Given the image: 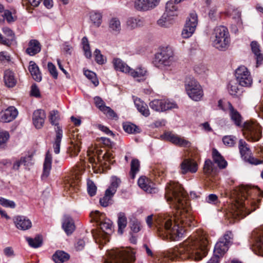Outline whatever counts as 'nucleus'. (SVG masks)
Returning a JSON list of instances; mask_svg holds the SVG:
<instances>
[{"label": "nucleus", "mask_w": 263, "mask_h": 263, "mask_svg": "<svg viewBox=\"0 0 263 263\" xmlns=\"http://www.w3.org/2000/svg\"><path fill=\"white\" fill-rule=\"evenodd\" d=\"M185 89L187 93L192 95L193 93L191 90L195 88L201 87L199 83L192 77H187L185 82Z\"/></svg>", "instance_id": "nucleus-28"}, {"label": "nucleus", "mask_w": 263, "mask_h": 263, "mask_svg": "<svg viewBox=\"0 0 263 263\" xmlns=\"http://www.w3.org/2000/svg\"><path fill=\"white\" fill-rule=\"evenodd\" d=\"M46 114L44 110L38 109L34 111L33 114V123L36 128H41L44 123Z\"/></svg>", "instance_id": "nucleus-20"}, {"label": "nucleus", "mask_w": 263, "mask_h": 263, "mask_svg": "<svg viewBox=\"0 0 263 263\" xmlns=\"http://www.w3.org/2000/svg\"><path fill=\"white\" fill-rule=\"evenodd\" d=\"M81 149V142L78 141H71V145L69 147L70 156L76 157L78 155Z\"/></svg>", "instance_id": "nucleus-39"}, {"label": "nucleus", "mask_w": 263, "mask_h": 263, "mask_svg": "<svg viewBox=\"0 0 263 263\" xmlns=\"http://www.w3.org/2000/svg\"><path fill=\"white\" fill-rule=\"evenodd\" d=\"M164 136L166 140L176 145L184 147H189L191 145L189 141L171 133H166L164 135Z\"/></svg>", "instance_id": "nucleus-18"}, {"label": "nucleus", "mask_w": 263, "mask_h": 263, "mask_svg": "<svg viewBox=\"0 0 263 263\" xmlns=\"http://www.w3.org/2000/svg\"><path fill=\"white\" fill-rule=\"evenodd\" d=\"M236 203L232 206L231 216L239 220L255 211L263 197V192L257 187L243 186L239 189Z\"/></svg>", "instance_id": "nucleus-2"}, {"label": "nucleus", "mask_w": 263, "mask_h": 263, "mask_svg": "<svg viewBox=\"0 0 263 263\" xmlns=\"http://www.w3.org/2000/svg\"><path fill=\"white\" fill-rule=\"evenodd\" d=\"M135 7L137 10L139 11L149 10L145 0H136L135 2Z\"/></svg>", "instance_id": "nucleus-50"}, {"label": "nucleus", "mask_w": 263, "mask_h": 263, "mask_svg": "<svg viewBox=\"0 0 263 263\" xmlns=\"http://www.w3.org/2000/svg\"><path fill=\"white\" fill-rule=\"evenodd\" d=\"M130 229L134 233H138L140 230V222L136 219L130 221Z\"/></svg>", "instance_id": "nucleus-59"}, {"label": "nucleus", "mask_w": 263, "mask_h": 263, "mask_svg": "<svg viewBox=\"0 0 263 263\" xmlns=\"http://www.w3.org/2000/svg\"><path fill=\"white\" fill-rule=\"evenodd\" d=\"M69 255L63 251H57L52 256L55 263H63L69 259Z\"/></svg>", "instance_id": "nucleus-36"}, {"label": "nucleus", "mask_w": 263, "mask_h": 263, "mask_svg": "<svg viewBox=\"0 0 263 263\" xmlns=\"http://www.w3.org/2000/svg\"><path fill=\"white\" fill-rule=\"evenodd\" d=\"M123 127L125 132L129 134H135L139 132V129L135 124H124Z\"/></svg>", "instance_id": "nucleus-49"}, {"label": "nucleus", "mask_w": 263, "mask_h": 263, "mask_svg": "<svg viewBox=\"0 0 263 263\" xmlns=\"http://www.w3.org/2000/svg\"><path fill=\"white\" fill-rule=\"evenodd\" d=\"M114 195L113 194H111L109 190H106L104 196L100 199V204L104 207H106L109 204H111V199Z\"/></svg>", "instance_id": "nucleus-40"}, {"label": "nucleus", "mask_w": 263, "mask_h": 263, "mask_svg": "<svg viewBox=\"0 0 263 263\" xmlns=\"http://www.w3.org/2000/svg\"><path fill=\"white\" fill-rule=\"evenodd\" d=\"M140 162L138 159H133L130 164V176L132 179H134L136 174L139 172Z\"/></svg>", "instance_id": "nucleus-43"}, {"label": "nucleus", "mask_w": 263, "mask_h": 263, "mask_svg": "<svg viewBox=\"0 0 263 263\" xmlns=\"http://www.w3.org/2000/svg\"><path fill=\"white\" fill-rule=\"evenodd\" d=\"M26 240L30 247L34 248L41 247L42 244V238L40 236H37L34 239L26 237Z\"/></svg>", "instance_id": "nucleus-44"}, {"label": "nucleus", "mask_w": 263, "mask_h": 263, "mask_svg": "<svg viewBox=\"0 0 263 263\" xmlns=\"http://www.w3.org/2000/svg\"><path fill=\"white\" fill-rule=\"evenodd\" d=\"M213 163L210 159L206 160L203 166L204 173L207 175L211 174L213 170Z\"/></svg>", "instance_id": "nucleus-52"}, {"label": "nucleus", "mask_w": 263, "mask_h": 263, "mask_svg": "<svg viewBox=\"0 0 263 263\" xmlns=\"http://www.w3.org/2000/svg\"><path fill=\"white\" fill-rule=\"evenodd\" d=\"M233 238L232 233L231 231L226 232L215 245L213 257H215L219 261V258L228 250L229 246L232 244Z\"/></svg>", "instance_id": "nucleus-8"}, {"label": "nucleus", "mask_w": 263, "mask_h": 263, "mask_svg": "<svg viewBox=\"0 0 263 263\" xmlns=\"http://www.w3.org/2000/svg\"><path fill=\"white\" fill-rule=\"evenodd\" d=\"M212 156L214 162L217 164L220 168H224L226 167L227 162L224 159L217 149L215 148L213 149Z\"/></svg>", "instance_id": "nucleus-34"}, {"label": "nucleus", "mask_w": 263, "mask_h": 263, "mask_svg": "<svg viewBox=\"0 0 263 263\" xmlns=\"http://www.w3.org/2000/svg\"><path fill=\"white\" fill-rule=\"evenodd\" d=\"M138 184L141 189L147 193H152L155 192L154 183L146 177H140L138 179Z\"/></svg>", "instance_id": "nucleus-22"}, {"label": "nucleus", "mask_w": 263, "mask_h": 263, "mask_svg": "<svg viewBox=\"0 0 263 263\" xmlns=\"http://www.w3.org/2000/svg\"><path fill=\"white\" fill-rule=\"evenodd\" d=\"M191 91L193 93L192 95L187 93V95L190 98L194 101H198L200 100L203 96V91L201 87L195 88Z\"/></svg>", "instance_id": "nucleus-45"}, {"label": "nucleus", "mask_w": 263, "mask_h": 263, "mask_svg": "<svg viewBox=\"0 0 263 263\" xmlns=\"http://www.w3.org/2000/svg\"><path fill=\"white\" fill-rule=\"evenodd\" d=\"M177 8L173 1H169L166 4L165 11L169 16H174L177 15Z\"/></svg>", "instance_id": "nucleus-42"}, {"label": "nucleus", "mask_w": 263, "mask_h": 263, "mask_svg": "<svg viewBox=\"0 0 263 263\" xmlns=\"http://www.w3.org/2000/svg\"><path fill=\"white\" fill-rule=\"evenodd\" d=\"M13 221L16 228L21 230H26L32 226L31 221L24 216H17L13 218Z\"/></svg>", "instance_id": "nucleus-19"}, {"label": "nucleus", "mask_w": 263, "mask_h": 263, "mask_svg": "<svg viewBox=\"0 0 263 263\" xmlns=\"http://www.w3.org/2000/svg\"><path fill=\"white\" fill-rule=\"evenodd\" d=\"M251 47L252 52L256 60L257 66L260 65L263 61V55L260 53L259 45L256 41H253L251 43Z\"/></svg>", "instance_id": "nucleus-29"}, {"label": "nucleus", "mask_w": 263, "mask_h": 263, "mask_svg": "<svg viewBox=\"0 0 263 263\" xmlns=\"http://www.w3.org/2000/svg\"><path fill=\"white\" fill-rule=\"evenodd\" d=\"M120 183L121 180L119 178L116 176L112 177L110 185L106 190H109L111 194H113L115 195Z\"/></svg>", "instance_id": "nucleus-41"}, {"label": "nucleus", "mask_w": 263, "mask_h": 263, "mask_svg": "<svg viewBox=\"0 0 263 263\" xmlns=\"http://www.w3.org/2000/svg\"><path fill=\"white\" fill-rule=\"evenodd\" d=\"M94 55L95 57V61L99 64H103L104 63V60L103 59V55L101 53L100 51L97 49L94 52Z\"/></svg>", "instance_id": "nucleus-62"}, {"label": "nucleus", "mask_w": 263, "mask_h": 263, "mask_svg": "<svg viewBox=\"0 0 263 263\" xmlns=\"http://www.w3.org/2000/svg\"><path fill=\"white\" fill-rule=\"evenodd\" d=\"M59 118V112L57 110H52L50 112L49 119L52 124L58 126V120Z\"/></svg>", "instance_id": "nucleus-53"}, {"label": "nucleus", "mask_w": 263, "mask_h": 263, "mask_svg": "<svg viewBox=\"0 0 263 263\" xmlns=\"http://www.w3.org/2000/svg\"><path fill=\"white\" fill-rule=\"evenodd\" d=\"M0 204L6 208H14L15 207V203L11 200L6 199L4 198H0Z\"/></svg>", "instance_id": "nucleus-56"}, {"label": "nucleus", "mask_w": 263, "mask_h": 263, "mask_svg": "<svg viewBox=\"0 0 263 263\" xmlns=\"http://www.w3.org/2000/svg\"><path fill=\"white\" fill-rule=\"evenodd\" d=\"M87 191L90 196H93L96 195L97 186L92 181L89 180L87 182Z\"/></svg>", "instance_id": "nucleus-57"}, {"label": "nucleus", "mask_w": 263, "mask_h": 263, "mask_svg": "<svg viewBox=\"0 0 263 263\" xmlns=\"http://www.w3.org/2000/svg\"><path fill=\"white\" fill-rule=\"evenodd\" d=\"M29 70L34 80L37 82L41 81V73L37 65L33 61L29 62Z\"/></svg>", "instance_id": "nucleus-32"}, {"label": "nucleus", "mask_w": 263, "mask_h": 263, "mask_svg": "<svg viewBox=\"0 0 263 263\" xmlns=\"http://www.w3.org/2000/svg\"><path fill=\"white\" fill-rule=\"evenodd\" d=\"M165 197L177 210L173 226L172 218L169 215H160L156 219V227L159 237L163 239L177 240L185 232L183 227L191 226L193 218L189 213L190 203L187 195L178 183L171 181L165 187Z\"/></svg>", "instance_id": "nucleus-1"}, {"label": "nucleus", "mask_w": 263, "mask_h": 263, "mask_svg": "<svg viewBox=\"0 0 263 263\" xmlns=\"http://www.w3.org/2000/svg\"><path fill=\"white\" fill-rule=\"evenodd\" d=\"M128 74L136 79L138 81H140L146 79L148 71L145 67L139 65L135 69L130 68Z\"/></svg>", "instance_id": "nucleus-17"}, {"label": "nucleus", "mask_w": 263, "mask_h": 263, "mask_svg": "<svg viewBox=\"0 0 263 263\" xmlns=\"http://www.w3.org/2000/svg\"><path fill=\"white\" fill-rule=\"evenodd\" d=\"M243 134L248 140L258 141L261 137V127L256 122H246L243 126Z\"/></svg>", "instance_id": "nucleus-10"}, {"label": "nucleus", "mask_w": 263, "mask_h": 263, "mask_svg": "<svg viewBox=\"0 0 263 263\" xmlns=\"http://www.w3.org/2000/svg\"><path fill=\"white\" fill-rule=\"evenodd\" d=\"M197 25V15L196 13H191L187 19L184 29L182 32L183 38L190 37L194 32Z\"/></svg>", "instance_id": "nucleus-14"}, {"label": "nucleus", "mask_w": 263, "mask_h": 263, "mask_svg": "<svg viewBox=\"0 0 263 263\" xmlns=\"http://www.w3.org/2000/svg\"><path fill=\"white\" fill-rule=\"evenodd\" d=\"M208 245V240L205 234L200 232L198 235L188 239L179 247L177 255H179L182 259L200 260L206 256Z\"/></svg>", "instance_id": "nucleus-3"}, {"label": "nucleus", "mask_w": 263, "mask_h": 263, "mask_svg": "<svg viewBox=\"0 0 263 263\" xmlns=\"http://www.w3.org/2000/svg\"><path fill=\"white\" fill-rule=\"evenodd\" d=\"M143 25V22L138 17H130L126 21V27L129 30L134 29Z\"/></svg>", "instance_id": "nucleus-35"}, {"label": "nucleus", "mask_w": 263, "mask_h": 263, "mask_svg": "<svg viewBox=\"0 0 263 263\" xmlns=\"http://www.w3.org/2000/svg\"><path fill=\"white\" fill-rule=\"evenodd\" d=\"M252 235L253 246H255L263 255V232L260 230H254Z\"/></svg>", "instance_id": "nucleus-21"}, {"label": "nucleus", "mask_w": 263, "mask_h": 263, "mask_svg": "<svg viewBox=\"0 0 263 263\" xmlns=\"http://www.w3.org/2000/svg\"><path fill=\"white\" fill-rule=\"evenodd\" d=\"M174 62L173 52L170 47H163L155 55V62L157 66H169Z\"/></svg>", "instance_id": "nucleus-9"}, {"label": "nucleus", "mask_w": 263, "mask_h": 263, "mask_svg": "<svg viewBox=\"0 0 263 263\" xmlns=\"http://www.w3.org/2000/svg\"><path fill=\"white\" fill-rule=\"evenodd\" d=\"M233 238L232 233L231 231L226 232L215 245L213 257H215L219 261V258L228 250L229 246L232 244Z\"/></svg>", "instance_id": "nucleus-7"}, {"label": "nucleus", "mask_w": 263, "mask_h": 263, "mask_svg": "<svg viewBox=\"0 0 263 263\" xmlns=\"http://www.w3.org/2000/svg\"><path fill=\"white\" fill-rule=\"evenodd\" d=\"M110 259L104 263H134L135 260V253L130 249H116L108 252Z\"/></svg>", "instance_id": "nucleus-6"}, {"label": "nucleus", "mask_w": 263, "mask_h": 263, "mask_svg": "<svg viewBox=\"0 0 263 263\" xmlns=\"http://www.w3.org/2000/svg\"><path fill=\"white\" fill-rule=\"evenodd\" d=\"M52 156L49 151L46 153L43 165V172L42 175L43 179L46 178L50 174L51 168Z\"/></svg>", "instance_id": "nucleus-27"}, {"label": "nucleus", "mask_w": 263, "mask_h": 263, "mask_svg": "<svg viewBox=\"0 0 263 263\" xmlns=\"http://www.w3.org/2000/svg\"><path fill=\"white\" fill-rule=\"evenodd\" d=\"M84 74L88 79L91 80V82L95 86L98 85L99 81L97 79L96 74L95 72L88 70H86L84 71Z\"/></svg>", "instance_id": "nucleus-47"}, {"label": "nucleus", "mask_w": 263, "mask_h": 263, "mask_svg": "<svg viewBox=\"0 0 263 263\" xmlns=\"http://www.w3.org/2000/svg\"><path fill=\"white\" fill-rule=\"evenodd\" d=\"M236 138L232 136H226L223 137L222 141L227 146H232L235 143Z\"/></svg>", "instance_id": "nucleus-54"}, {"label": "nucleus", "mask_w": 263, "mask_h": 263, "mask_svg": "<svg viewBox=\"0 0 263 263\" xmlns=\"http://www.w3.org/2000/svg\"><path fill=\"white\" fill-rule=\"evenodd\" d=\"M113 64L116 70L128 74L131 68L121 59H115L113 60Z\"/></svg>", "instance_id": "nucleus-31"}, {"label": "nucleus", "mask_w": 263, "mask_h": 263, "mask_svg": "<svg viewBox=\"0 0 263 263\" xmlns=\"http://www.w3.org/2000/svg\"><path fill=\"white\" fill-rule=\"evenodd\" d=\"M239 149L241 157L245 161L255 165H257L262 162V161L251 156V152L247 146V144L242 139L239 141Z\"/></svg>", "instance_id": "nucleus-13"}, {"label": "nucleus", "mask_w": 263, "mask_h": 263, "mask_svg": "<svg viewBox=\"0 0 263 263\" xmlns=\"http://www.w3.org/2000/svg\"><path fill=\"white\" fill-rule=\"evenodd\" d=\"M228 106L230 110V116L231 120L237 126H242V117L240 114L234 109L231 103L228 102Z\"/></svg>", "instance_id": "nucleus-25"}, {"label": "nucleus", "mask_w": 263, "mask_h": 263, "mask_svg": "<svg viewBox=\"0 0 263 263\" xmlns=\"http://www.w3.org/2000/svg\"><path fill=\"white\" fill-rule=\"evenodd\" d=\"M109 29L111 32L119 33L121 29V23L119 18L113 17L109 21Z\"/></svg>", "instance_id": "nucleus-37"}, {"label": "nucleus", "mask_w": 263, "mask_h": 263, "mask_svg": "<svg viewBox=\"0 0 263 263\" xmlns=\"http://www.w3.org/2000/svg\"><path fill=\"white\" fill-rule=\"evenodd\" d=\"M235 77L237 82L243 87H250L253 83L250 72L245 66H240L236 69Z\"/></svg>", "instance_id": "nucleus-11"}, {"label": "nucleus", "mask_w": 263, "mask_h": 263, "mask_svg": "<svg viewBox=\"0 0 263 263\" xmlns=\"http://www.w3.org/2000/svg\"><path fill=\"white\" fill-rule=\"evenodd\" d=\"M230 43V38L228 29L223 26L216 27L213 33L212 44L214 47L219 50L228 49Z\"/></svg>", "instance_id": "nucleus-5"}, {"label": "nucleus", "mask_w": 263, "mask_h": 263, "mask_svg": "<svg viewBox=\"0 0 263 263\" xmlns=\"http://www.w3.org/2000/svg\"><path fill=\"white\" fill-rule=\"evenodd\" d=\"M238 83L234 81H231L228 85V89L231 95H235L238 91Z\"/></svg>", "instance_id": "nucleus-55"}, {"label": "nucleus", "mask_w": 263, "mask_h": 263, "mask_svg": "<svg viewBox=\"0 0 263 263\" xmlns=\"http://www.w3.org/2000/svg\"><path fill=\"white\" fill-rule=\"evenodd\" d=\"M149 105L152 109L156 111H164L178 107L175 102L165 99H155Z\"/></svg>", "instance_id": "nucleus-12"}, {"label": "nucleus", "mask_w": 263, "mask_h": 263, "mask_svg": "<svg viewBox=\"0 0 263 263\" xmlns=\"http://www.w3.org/2000/svg\"><path fill=\"white\" fill-rule=\"evenodd\" d=\"M48 69L50 74L54 79H57L58 73L55 66L51 62L48 63Z\"/></svg>", "instance_id": "nucleus-61"}, {"label": "nucleus", "mask_w": 263, "mask_h": 263, "mask_svg": "<svg viewBox=\"0 0 263 263\" xmlns=\"http://www.w3.org/2000/svg\"><path fill=\"white\" fill-rule=\"evenodd\" d=\"M17 115V109L14 106H10L0 112V121L3 123L10 122L15 119Z\"/></svg>", "instance_id": "nucleus-15"}, {"label": "nucleus", "mask_w": 263, "mask_h": 263, "mask_svg": "<svg viewBox=\"0 0 263 263\" xmlns=\"http://www.w3.org/2000/svg\"><path fill=\"white\" fill-rule=\"evenodd\" d=\"M104 114L111 119H117L118 117L115 111L111 109L109 107L107 106L104 108V110L102 111Z\"/></svg>", "instance_id": "nucleus-63"}, {"label": "nucleus", "mask_w": 263, "mask_h": 263, "mask_svg": "<svg viewBox=\"0 0 263 263\" xmlns=\"http://www.w3.org/2000/svg\"><path fill=\"white\" fill-rule=\"evenodd\" d=\"M118 232L120 234H122L124 229L127 225V219L124 213L120 212L118 215Z\"/></svg>", "instance_id": "nucleus-38"}, {"label": "nucleus", "mask_w": 263, "mask_h": 263, "mask_svg": "<svg viewBox=\"0 0 263 263\" xmlns=\"http://www.w3.org/2000/svg\"><path fill=\"white\" fill-rule=\"evenodd\" d=\"M62 227L67 235H70L75 229L73 219L68 215H65L63 218Z\"/></svg>", "instance_id": "nucleus-26"}, {"label": "nucleus", "mask_w": 263, "mask_h": 263, "mask_svg": "<svg viewBox=\"0 0 263 263\" xmlns=\"http://www.w3.org/2000/svg\"><path fill=\"white\" fill-rule=\"evenodd\" d=\"M21 159L24 166H29L33 164V156L31 155L22 157Z\"/></svg>", "instance_id": "nucleus-58"}, {"label": "nucleus", "mask_w": 263, "mask_h": 263, "mask_svg": "<svg viewBox=\"0 0 263 263\" xmlns=\"http://www.w3.org/2000/svg\"><path fill=\"white\" fill-rule=\"evenodd\" d=\"M5 85L9 88L13 87L16 84L17 80L14 72L9 69L6 70L4 74Z\"/></svg>", "instance_id": "nucleus-24"}, {"label": "nucleus", "mask_w": 263, "mask_h": 263, "mask_svg": "<svg viewBox=\"0 0 263 263\" xmlns=\"http://www.w3.org/2000/svg\"><path fill=\"white\" fill-rule=\"evenodd\" d=\"M3 32L4 34L8 37L6 38L7 40H9V45L11 44V42L14 40L15 35L13 31L9 28L5 27L3 28Z\"/></svg>", "instance_id": "nucleus-51"}, {"label": "nucleus", "mask_w": 263, "mask_h": 263, "mask_svg": "<svg viewBox=\"0 0 263 263\" xmlns=\"http://www.w3.org/2000/svg\"><path fill=\"white\" fill-rule=\"evenodd\" d=\"M148 10L156 7L159 3L160 0H145Z\"/></svg>", "instance_id": "nucleus-64"}, {"label": "nucleus", "mask_w": 263, "mask_h": 263, "mask_svg": "<svg viewBox=\"0 0 263 263\" xmlns=\"http://www.w3.org/2000/svg\"><path fill=\"white\" fill-rule=\"evenodd\" d=\"M180 168L183 174H185L187 172L194 173L198 170V165L193 159H185L180 164Z\"/></svg>", "instance_id": "nucleus-16"}, {"label": "nucleus", "mask_w": 263, "mask_h": 263, "mask_svg": "<svg viewBox=\"0 0 263 263\" xmlns=\"http://www.w3.org/2000/svg\"><path fill=\"white\" fill-rule=\"evenodd\" d=\"M90 215L99 229L98 231L92 230L91 233L94 238H102L108 241V236L112 232L111 221L105 217V214L98 211L92 212Z\"/></svg>", "instance_id": "nucleus-4"}, {"label": "nucleus", "mask_w": 263, "mask_h": 263, "mask_svg": "<svg viewBox=\"0 0 263 263\" xmlns=\"http://www.w3.org/2000/svg\"><path fill=\"white\" fill-rule=\"evenodd\" d=\"M173 16H169L167 13H164L157 21L158 25L162 27L168 28L173 24Z\"/></svg>", "instance_id": "nucleus-33"}, {"label": "nucleus", "mask_w": 263, "mask_h": 263, "mask_svg": "<svg viewBox=\"0 0 263 263\" xmlns=\"http://www.w3.org/2000/svg\"><path fill=\"white\" fill-rule=\"evenodd\" d=\"M134 103L138 111L144 116L149 115V110L147 104L139 98L134 100Z\"/></svg>", "instance_id": "nucleus-30"}, {"label": "nucleus", "mask_w": 263, "mask_h": 263, "mask_svg": "<svg viewBox=\"0 0 263 263\" xmlns=\"http://www.w3.org/2000/svg\"><path fill=\"white\" fill-rule=\"evenodd\" d=\"M28 46V47L26 49V52L30 56H33L36 54L39 53L41 50V45L37 40H31L29 42Z\"/></svg>", "instance_id": "nucleus-23"}, {"label": "nucleus", "mask_w": 263, "mask_h": 263, "mask_svg": "<svg viewBox=\"0 0 263 263\" xmlns=\"http://www.w3.org/2000/svg\"><path fill=\"white\" fill-rule=\"evenodd\" d=\"M91 22L97 27H99L101 24L102 15L100 13L91 12L90 15Z\"/></svg>", "instance_id": "nucleus-46"}, {"label": "nucleus", "mask_w": 263, "mask_h": 263, "mask_svg": "<svg viewBox=\"0 0 263 263\" xmlns=\"http://www.w3.org/2000/svg\"><path fill=\"white\" fill-rule=\"evenodd\" d=\"M94 101L96 105L101 110V111L104 110V108L107 106L105 105L104 101L99 97H96L94 98Z\"/></svg>", "instance_id": "nucleus-60"}, {"label": "nucleus", "mask_w": 263, "mask_h": 263, "mask_svg": "<svg viewBox=\"0 0 263 263\" xmlns=\"http://www.w3.org/2000/svg\"><path fill=\"white\" fill-rule=\"evenodd\" d=\"M9 138V134L7 132L0 130V148L5 147Z\"/></svg>", "instance_id": "nucleus-48"}]
</instances>
